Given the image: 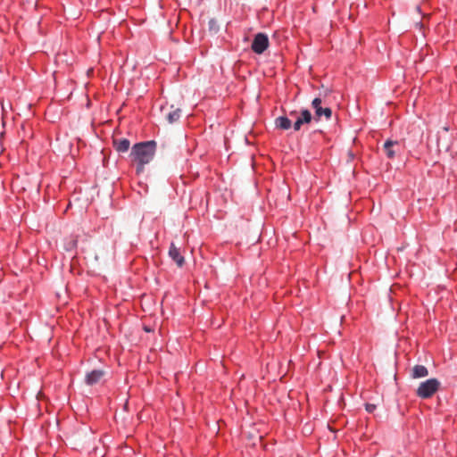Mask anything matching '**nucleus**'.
Returning <instances> with one entry per match:
<instances>
[{"instance_id":"12","label":"nucleus","mask_w":457,"mask_h":457,"mask_svg":"<svg viewBox=\"0 0 457 457\" xmlns=\"http://www.w3.org/2000/svg\"><path fill=\"white\" fill-rule=\"evenodd\" d=\"M181 116V110L179 108H176L171 110L167 113L166 118L169 123H174L179 120Z\"/></svg>"},{"instance_id":"15","label":"nucleus","mask_w":457,"mask_h":457,"mask_svg":"<svg viewBox=\"0 0 457 457\" xmlns=\"http://www.w3.org/2000/svg\"><path fill=\"white\" fill-rule=\"evenodd\" d=\"M289 115L294 117L296 115V112L295 111L290 112Z\"/></svg>"},{"instance_id":"14","label":"nucleus","mask_w":457,"mask_h":457,"mask_svg":"<svg viewBox=\"0 0 457 457\" xmlns=\"http://www.w3.org/2000/svg\"><path fill=\"white\" fill-rule=\"evenodd\" d=\"M365 409L368 412L371 413L375 411L376 405L372 403H366Z\"/></svg>"},{"instance_id":"9","label":"nucleus","mask_w":457,"mask_h":457,"mask_svg":"<svg viewBox=\"0 0 457 457\" xmlns=\"http://www.w3.org/2000/svg\"><path fill=\"white\" fill-rule=\"evenodd\" d=\"M428 375V369L423 365H415L411 370V377L413 378H425Z\"/></svg>"},{"instance_id":"5","label":"nucleus","mask_w":457,"mask_h":457,"mask_svg":"<svg viewBox=\"0 0 457 457\" xmlns=\"http://www.w3.org/2000/svg\"><path fill=\"white\" fill-rule=\"evenodd\" d=\"M312 120L311 112L307 109L302 110L300 115L296 117L295 121L293 124L295 131H299L303 125L309 124Z\"/></svg>"},{"instance_id":"8","label":"nucleus","mask_w":457,"mask_h":457,"mask_svg":"<svg viewBox=\"0 0 457 457\" xmlns=\"http://www.w3.org/2000/svg\"><path fill=\"white\" fill-rule=\"evenodd\" d=\"M113 146L119 153L128 152L130 146V142L127 138H114Z\"/></svg>"},{"instance_id":"4","label":"nucleus","mask_w":457,"mask_h":457,"mask_svg":"<svg viewBox=\"0 0 457 457\" xmlns=\"http://www.w3.org/2000/svg\"><path fill=\"white\" fill-rule=\"evenodd\" d=\"M269 46V38L263 33H258L254 36L252 42V50L258 54H262Z\"/></svg>"},{"instance_id":"3","label":"nucleus","mask_w":457,"mask_h":457,"mask_svg":"<svg viewBox=\"0 0 457 457\" xmlns=\"http://www.w3.org/2000/svg\"><path fill=\"white\" fill-rule=\"evenodd\" d=\"M323 104L324 98L321 96V94L315 97L312 102V107L314 109V116L312 119L315 120H320L322 117H325L328 120L332 116V110L328 106L323 107Z\"/></svg>"},{"instance_id":"11","label":"nucleus","mask_w":457,"mask_h":457,"mask_svg":"<svg viewBox=\"0 0 457 457\" xmlns=\"http://www.w3.org/2000/svg\"><path fill=\"white\" fill-rule=\"evenodd\" d=\"M394 146H399L398 142L388 140L384 144V149L386 154L388 158H394L395 155V151L394 150Z\"/></svg>"},{"instance_id":"10","label":"nucleus","mask_w":457,"mask_h":457,"mask_svg":"<svg viewBox=\"0 0 457 457\" xmlns=\"http://www.w3.org/2000/svg\"><path fill=\"white\" fill-rule=\"evenodd\" d=\"M275 124L281 129H289L293 125L291 120L287 116H279L275 120Z\"/></svg>"},{"instance_id":"6","label":"nucleus","mask_w":457,"mask_h":457,"mask_svg":"<svg viewBox=\"0 0 457 457\" xmlns=\"http://www.w3.org/2000/svg\"><path fill=\"white\" fill-rule=\"evenodd\" d=\"M104 375L105 371L103 370H93L92 371L87 373L85 377V382L88 386L96 385L101 381Z\"/></svg>"},{"instance_id":"7","label":"nucleus","mask_w":457,"mask_h":457,"mask_svg":"<svg viewBox=\"0 0 457 457\" xmlns=\"http://www.w3.org/2000/svg\"><path fill=\"white\" fill-rule=\"evenodd\" d=\"M169 256L176 262L179 267H182L185 263V259L180 253V249L178 248L173 243L170 244L169 249Z\"/></svg>"},{"instance_id":"16","label":"nucleus","mask_w":457,"mask_h":457,"mask_svg":"<svg viewBox=\"0 0 457 457\" xmlns=\"http://www.w3.org/2000/svg\"><path fill=\"white\" fill-rule=\"evenodd\" d=\"M313 133H321V131L320 130H314Z\"/></svg>"},{"instance_id":"2","label":"nucleus","mask_w":457,"mask_h":457,"mask_svg":"<svg viewBox=\"0 0 457 457\" xmlns=\"http://www.w3.org/2000/svg\"><path fill=\"white\" fill-rule=\"evenodd\" d=\"M440 382L436 378H429L420 384L416 394L422 399L431 397L439 388Z\"/></svg>"},{"instance_id":"13","label":"nucleus","mask_w":457,"mask_h":457,"mask_svg":"<svg viewBox=\"0 0 457 457\" xmlns=\"http://www.w3.org/2000/svg\"><path fill=\"white\" fill-rule=\"evenodd\" d=\"M208 30L212 34H216L219 31V24L214 18L208 21Z\"/></svg>"},{"instance_id":"1","label":"nucleus","mask_w":457,"mask_h":457,"mask_svg":"<svg viewBox=\"0 0 457 457\" xmlns=\"http://www.w3.org/2000/svg\"><path fill=\"white\" fill-rule=\"evenodd\" d=\"M156 142L154 140L135 144L129 154L130 161L136 165L137 174L144 172L145 166L150 163L155 154Z\"/></svg>"}]
</instances>
